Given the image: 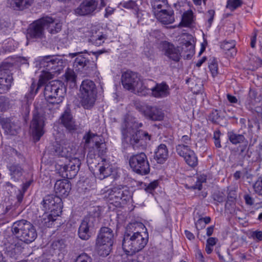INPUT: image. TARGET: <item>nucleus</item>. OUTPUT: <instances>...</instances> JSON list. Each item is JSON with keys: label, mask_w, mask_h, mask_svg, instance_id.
<instances>
[{"label": "nucleus", "mask_w": 262, "mask_h": 262, "mask_svg": "<svg viewBox=\"0 0 262 262\" xmlns=\"http://www.w3.org/2000/svg\"><path fill=\"white\" fill-rule=\"evenodd\" d=\"M148 242V237H143L136 231L135 224H129L126 227L122 240V248L125 253L132 256L141 251Z\"/></svg>", "instance_id": "obj_1"}, {"label": "nucleus", "mask_w": 262, "mask_h": 262, "mask_svg": "<svg viewBox=\"0 0 262 262\" xmlns=\"http://www.w3.org/2000/svg\"><path fill=\"white\" fill-rule=\"evenodd\" d=\"M44 85V96L48 102L47 108L54 113L59 108L63 101L66 91V86L60 80H52Z\"/></svg>", "instance_id": "obj_2"}, {"label": "nucleus", "mask_w": 262, "mask_h": 262, "mask_svg": "<svg viewBox=\"0 0 262 262\" xmlns=\"http://www.w3.org/2000/svg\"><path fill=\"white\" fill-rule=\"evenodd\" d=\"M38 62L39 67L43 68L39 76L40 85L45 81L48 82L53 79L54 74L59 73L63 68V60L54 55L44 56L38 61Z\"/></svg>", "instance_id": "obj_3"}, {"label": "nucleus", "mask_w": 262, "mask_h": 262, "mask_svg": "<svg viewBox=\"0 0 262 262\" xmlns=\"http://www.w3.org/2000/svg\"><path fill=\"white\" fill-rule=\"evenodd\" d=\"M11 232L19 241L26 244L33 242L37 236L35 227L25 220H18L13 223L11 226Z\"/></svg>", "instance_id": "obj_4"}, {"label": "nucleus", "mask_w": 262, "mask_h": 262, "mask_svg": "<svg viewBox=\"0 0 262 262\" xmlns=\"http://www.w3.org/2000/svg\"><path fill=\"white\" fill-rule=\"evenodd\" d=\"M121 130L123 139L127 140L129 138V140L126 141L135 150L144 148L146 145L145 140H150V135L147 132L143 130L134 131L133 129L127 128V122L126 120L122 123Z\"/></svg>", "instance_id": "obj_5"}, {"label": "nucleus", "mask_w": 262, "mask_h": 262, "mask_svg": "<svg viewBox=\"0 0 262 262\" xmlns=\"http://www.w3.org/2000/svg\"><path fill=\"white\" fill-rule=\"evenodd\" d=\"M114 243L113 230L106 227H101L97 235L95 249L100 256L106 257L111 252Z\"/></svg>", "instance_id": "obj_6"}, {"label": "nucleus", "mask_w": 262, "mask_h": 262, "mask_svg": "<svg viewBox=\"0 0 262 262\" xmlns=\"http://www.w3.org/2000/svg\"><path fill=\"white\" fill-rule=\"evenodd\" d=\"M81 104L85 109H90L94 105L97 95L95 83L91 80H83L80 87Z\"/></svg>", "instance_id": "obj_7"}, {"label": "nucleus", "mask_w": 262, "mask_h": 262, "mask_svg": "<svg viewBox=\"0 0 262 262\" xmlns=\"http://www.w3.org/2000/svg\"><path fill=\"white\" fill-rule=\"evenodd\" d=\"M129 165L135 173L145 176L150 172V165L146 155L141 152L132 155L129 158Z\"/></svg>", "instance_id": "obj_8"}, {"label": "nucleus", "mask_w": 262, "mask_h": 262, "mask_svg": "<svg viewBox=\"0 0 262 262\" xmlns=\"http://www.w3.org/2000/svg\"><path fill=\"white\" fill-rule=\"evenodd\" d=\"M71 57H76L73 63L74 69L81 74L88 75L94 71L96 64L89 58L90 54L83 55L82 52L70 53Z\"/></svg>", "instance_id": "obj_9"}, {"label": "nucleus", "mask_w": 262, "mask_h": 262, "mask_svg": "<svg viewBox=\"0 0 262 262\" xmlns=\"http://www.w3.org/2000/svg\"><path fill=\"white\" fill-rule=\"evenodd\" d=\"M134 106L135 108L148 120L160 121L164 119V113L156 106L137 101L134 103Z\"/></svg>", "instance_id": "obj_10"}, {"label": "nucleus", "mask_w": 262, "mask_h": 262, "mask_svg": "<svg viewBox=\"0 0 262 262\" xmlns=\"http://www.w3.org/2000/svg\"><path fill=\"white\" fill-rule=\"evenodd\" d=\"M97 223V219L95 216L89 215L85 216L78 228L79 237L82 240H88L91 237Z\"/></svg>", "instance_id": "obj_11"}, {"label": "nucleus", "mask_w": 262, "mask_h": 262, "mask_svg": "<svg viewBox=\"0 0 262 262\" xmlns=\"http://www.w3.org/2000/svg\"><path fill=\"white\" fill-rule=\"evenodd\" d=\"M41 204L45 211L53 212L55 216H59L61 213L62 202L59 196L54 194L46 195Z\"/></svg>", "instance_id": "obj_12"}, {"label": "nucleus", "mask_w": 262, "mask_h": 262, "mask_svg": "<svg viewBox=\"0 0 262 262\" xmlns=\"http://www.w3.org/2000/svg\"><path fill=\"white\" fill-rule=\"evenodd\" d=\"M45 115L42 112L36 111L33 113L30 124L32 134L35 141H38L44 134Z\"/></svg>", "instance_id": "obj_13"}, {"label": "nucleus", "mask_w": 262, "mask_h": 262, "mask_svg": "<svg viewBox=\"0 0 262 262\" xmlns=\"http://www.w3.org/2000/svg\"><path fill=\"white\" fill-rule=\"evenodd\" d=\"M52 22L48 18H41L33 21L27 30L28 39H41L45 37L44 23Z\"/></svg>", "instance_id": "obj_14"}, {"label": "nucleus", "mask_w": 262, "mask_h": 262, "mask_svg": "<svg viewBox=\"0 0 262 262\" xmlns=\"http://www.w3.org/2000/svg\"><path fill=\"white\" fill-rule=\"evenodd\" d=\"M83 140L85 146H91L96 149L99 154L103 155L106 152V144L103 141L102 137L97 134L89 131L83 136Z\"/></svg>", "instance_id": "obj_15"}, {"label": "nucleus", "mask_w": 262, "mask_h": 262, "mask_svg": "<svg viewBox=\"0 0 262 262\" xmlns=\"http://www.w3.org/2000/svg\"><path fill=\"white\" fill-rule=\"evenodd\" d=\"M80 165L81 162L78 158H72L68 164L59 165L58 172L63 178L72 179L77 175Z\"/></svg>", "instance_id": "obj_16"}, {"label": "nucleus", "mask_w": 262, "mask_h": 262, "mask_svg": "<svg viewBox=\"0 0 262 262\" xmlns=\"http://www.w3.org/2000/svg\"><path fill=\"white\" fill-rule=\"evenodd\" d=\"M3 251L10 257H14L19 254L22 249V243L13 235L3 241Z\"/></svg>", "instance_id": "obj_17"}, {"label": "nucleus", "mask_w": 262, "mask_h": 262, "mask_svg": "<svg viewBox=\"0 0 262 262\" xmlns=\"http://www.w3.org/2000/svg\"><path fill=\"white\" fill-rule=\"evenodd\" d=\"M176 151L181 157L184 158L186 163L190 166L194 167L198 165V158L193 150L190 149L187 145L179 144L176 146Z\"/></svg>", "instance_id": "obj_18"}, {"label": "nucleus", "mask_w": 262, "mask_h": 262, "mask_svg": "<svg viewBox=\"0 0 262 262\" xmlns=\"http://www.w3.org/2000/svg\"><path fill=\"white\" fill-rule=\"evenodd\" d=\"M121 82L124 88L127 90L135 91L141 84L137 73L127 71L122 74Z\"/></svg>", "instance_id": "obj_19"}, {"label": "nucleus", "mask_w": 262, "mask_h": 262, "mask_svg": "<svg viewBox=\"0 0 262 262\" xmlns=\"http://www.w3.org/2000/svg\"><path fill=\"white\" fill-rule=\"evenodd\" d=\"M98 5L97 0H84L75 10L76 15L86 16L93 15Z\"/></svg>", "instance_id": "obj_20"}, {"label": "nucleus", "mask_w": 262, "mask_h": 262, "mask_svg": "<svg viewBox=\"0 0 262 262\" xmlns=\"http://www.w3.org/2000/svg\"><path fill=\"white\" fill-rule=\"evenodd\" d=\"M162 50L165 55L170 59L178 62L181 59V53L178 47H176L173 44L165 41L162 43Z\"/></svg>", "instance_id": "obj_21"}, {"label": "nucleus", "mask_w": 262, "mask_h": 262, "mask_svg": "<svg viewBox=\"0 0 262 262\" xmlns=\"http://www.w3.org/2000/svg\"><path fill=\"white\" fill-rule=\"evenodd\" d=\"M154 13L157 18L163 24H170L174 21V12L169 6L168 8L154 11Z\"/></svg>", "instance_id": "obj_22"}, {"label": "nucleus", "mask_w": 262, "mask_h": 262, "mask_svg": "<svg viewBox=\"0 0 262 262\" xmlns=\"http://www.w3.org/2000/svg\"><path fill=\"white\" fill-rule=\"evenodd\" d=\"M71 190V184L68 179L57 180L54 185V191L56 195L66 198Z\"/></svg>", "instance_id": "obj_23"}, {"label": "nucleus", "mask_w": 262, "mask_h": 262, "mask_svg": "<svg viewBox=\"0 0 262 262\" xmlns=\"http://www.w3.org/2000/svg\"><path fill=\"white\" fill-rule=\"evenodd\" d=\"M151 95L157 98L167 97L169 94V87L166 82L156 83L151 89Z\"/></svg>", "instance_id": "obj_24"}, {"label": "nucleus", "mask_w": 262, "mask_h": 262, "mask_svg": "<svg viewBox=\"0 0 262 262\" xmlns=\"http://www.w3.org/2000/svg\"><path fill=\"white\" fill-rule=\"evenodd\" d=\"M12 80L8 71L0 68V94L5 93L10 89Z\"/></svg>", "instance_id": "obj_25"}, {"label": "nucleus", "mask_w": 262, "mask_h": 262, "mask_svg": "<svg viewBox=\"0 0 262 262\" xmlns=\"http://www.w3.org/2000/svg\"><path fill=\"white\" fill-rule=\"evenodd\" d=\"M0 125L7 134L11 135H16L19 128V126L13 120V119L9 118L0 117Z\"/></svg>", "instance_id": "obj_26"}, {"label": "nucleus", "mask_w": 262, "mask_h": 262, "mask_svg": "<svg viewBox=\"0 0 262 262\" xmlns=\"http://www.w3.org/2000/svg\"><path fill=\"white\" fill-rule=\"evenodd\" d=\"M61 123L69 131H74L77 127L70 109L66 110L60 117Z\"/></svg>", "instance_id": "obj_27"}, {"label": "nucleus", "mask_w": 262, "mask_h": 262, "mask_svg": "<svg viewBox=\"0 0 262 262\" xmlns=\"http://www.w3.org/2000/svg\"><path fill=\"white\" fill-rule=\"evenodd\" d=\"M168 157V150L164 144H160L155 150L154 158L158 164H163Z\"/></svg>", "instance_id": "obj_28"}, {"label": "nucleus", "mask_w": 262, "mask_h": 262, "mask_svg": "<svg viewBox=\"0 0 262 262\" xmlns=\"http://www.w3.org/2000/svg\"><path fill=\"white\" fill-rule=\"evenodd\" d=\"M9 171L11 179L14 182H18L21 179L24 173V169L18 163H10L7 165Z\"/></svg>", "instance_id": "obj_29"}, {"label": "nucleus", "mask_w": 262, "mask_h": 262, "mask_svg": "<svg viewBox=\"0 0 262 262\" xmlns=\"http://www.w3.org/2000/svg\"><path fill=\"white\" fill-rule=\"evenodd\" d=\"M102 162V164L98 165V173H97V176L100 180H103L111 176L113 172L112 165L106 160Z\"/></svg>", "instance_id": "obj_30"}, {"label": "nucleus", "mask_w": 262, "mask_h": 262, "mask_svg": "<svg viewBox=\"0 0 262 262\" xmlns=\"http://www.w3.org/2000/svg\"><path fill=\"white\" fill-rule=\"evenodd\" d=\"M121 185L114 186L107 190V198L109 203L116 207L120 208V203H118L120 199Z\"/></svg>", "instance_id": "obj_31"}, {"label": "nucleus", "mask_w": 262, "mask_h": 262, "mask_svg": "<svg viewBox=\"0 0 262 262\" xmlns=\"http://www.w3.org/2000/svg\"><path fill=\"white\" fill-rule=\"evenodd\" d=\"M132 192L130 190L129 187L126 185H121L120 199L118 200V203H120V208L126 204L132 199Z\"/></svg>", "instance_id": "obj_32"}, {"label": "nucleus", "mask_w": 262, "mask_h": 262, "mask_svg": "<svg viewBox=\"0 0 262 262\" xmlns=\"http://www.w3.org/2000/svg\"><path fill=\"white\" fill-rule=\"evenodd\" d=\"M10 7L15 10L23 11L29 8L34 0H9Z\"/></svg>", "instance_id": "obj_33"}, {"label": "nucleus", "mask_w": 262, "mask_h": 262, "mask_svg": "<svg viewBox=\"0 0 262 262\" xmlns=\"http://www.w3.org/2000/svg\"><path fill=\"white\" fill-rule=\"evenodd\" d=\"M227 137L229 141L233 145L248 143V141L242 134H238L233 131L228 132Z\"/></svg>", "instance_id": "obj_34"}, {"label": "nucleus", "mask_w": 262, "mask_h": 262, "mask_svg": "<svg viewBox=\"0 0 262 262\" xmlns=\"http://www.w3.org/2000/svg\"><path fill=\"white\" fill-rule=\"evenodd\" d=\"M43 18H48L51 19L52 22L44 23V28L47 29L49 32L51 34H56L59 32L61 29V25L57 22L51 17H44Z\"/></svg>", "instance_id": "obj_35"}, {"label": "nucleus", "mask_w": 262, "mask_h": 262, "mask_svg": "<svg viewBox=\"0 0 262 262\" xmlns=\"http://www.w3.org/2000/svg\"><path fill=\"white\" fill-rule=\"evenodd\" d=\"M235 42L233 40L229 41H224L221 44V49L225 51H227V53L231 57L234 56L236 54V50L235 48Z\"/></svg>", "instance_id": "obj_36"}, {"label": "nucleus", "mask_w": 262, "mask_h": 262, "mask_svg": "<svg viewBox=\"0 0 262 262\" xmlns=\"http://www.w3.org/2000/svg\"><path fill=\"white\" fill-rule=\"evenodd\" d=\"M194 19L195 16L192 11L188 10L183 13L180 24L183 27H189L194 23Z\"/></svg>", "instance_id": "obj_37"}, {"label": "nucleus", "mask_w": 262, "mask_h": 262, "mask_svg": "<svg viewBox=\"0 0 262 262\" xmlns=\"http://www.w3.org/2000/svg\"><path fill=\"white\" fill-rule=\"evenodd\" d=\"M58 216H55L53 212L45 211L41 219L42 224L46 227H51Z\"/></svg>", "instance_id": "obj_38"}, {"label": "nucleus", "mask_w": 262, "mask_h": 262, "mask_svg": "<svg viewBox=\"0 0 262 262\" xmlns=\"http://www.w3.org/2000/svg\"><path fill=\"white\" fill-rule=\"evenodd\" d=\"M182 46V52L188 53L186 55V59L191 58L194 53V47L190 41L183 42Z\"/></svg>", "instance_id": "obj_39"}, {"label": "nucleus", "mask_w": 262, "mask_h": 262, "mask_svg": "<svg viewBox=\"0 0 262 262\" xmlns=\"http://www.w3.org/2000/svg\"><path fill=\"white\" fill-rule=\"evenodd\" d=\"M51 249L57 252H63L65 251L66 245L62 239H58L53 242L51 245Z\"/></svg>", "instance_id": "obj_40"}, {"label": "nucleus", "mask_w": 262, "mask_h": 262, "mask_svg": "<svg viewBox=\"0 0 262 262\" xmlns=\"http://www.w3.org/2000/svg\"><path fill=\"white\" fill-rule=\"evenodd\" d=\"M106 35L101 33L96 35H92L89 39V42L96 46H100L104 42Z\"/></svg>", "instance_id": "obj_41"}, {"label": "nucleus", "mask_w": 262, "mask_h": 262, "mask_svg": "<svg viewBox=\"0 0 262 262\" xmlns=\"http://www.w3.org/2000/svg\"><path fill=\"white\" fill-rule=\"evenodd\" d=\"M151 5L155 11L162 9L168 8V4L167 0H150Z\"/></svg>", "instance_id": "obj_42"}, {"label": "nucleus", "mask_w": 262, "mask_h": 262, "mask_svg": "<svg viewBox=\"0 0 262 262\" xmlns=\"http://www.w3.org/2000/svg\"><path fill=\"white\" fill-rule=\"evenodd\" d=\"M243 4L242 0H227L226 8L231 11H234L241 7Z\"/></svg>", "instance_id": "obj_43"}, {"label": "nucleus", "mask_w": 262, "mask_h": 262, "mask_svg": "<svg viewBox=\"0 0 262 262\" xmlns=\"http://www.w3.org/2000/svg\"><path fill=\"white\" fill-rule=\"evenodd\" d=\"M208 67L213 77L215 76L218 74V64L217 61L214 57H212L209 61Z\"/></svg>", "instance_id": "obj_44"}, {"label": "nucleus", "mask_w": 262, "mask_h": 262, "mask_svg": "<svg viewBox=\"0 0 262 262\" xmlns=\"http://www.w3.org/2000/svg\"><path fill=\"white\" fill-rule=\"evenodd\" d=\"M64 76L67 82L75 84L77 76L73 70L68 68L64 74Z\"/></svg>", "instance_id": "obj_45"}, {"label": "nucleus", "mask_w": 262, "mask_h": 262, "mask_svg": "<svg viewBox=\"0 0 262 262\" xmlns=\"http://www.w3.org/2000/svg\"><path fill=\"white\" fill-rule=\"evenodd\" d=\"M208 119L210 121L215 124H219L221 120V116L219 111L215 109L213 110L208 116Z\"/></svg>", "instance_id": "obj_46"}, {"label": "nucleus", "mask_w": 262, "mask_h": 262, "mask_svg": "<svg viewBox=\"0 0 262 262\" xmlns=\"http://www.w3.org/2000/svg\"><path fill=\"white\" fill-rule=\"evenodd\" d=\"M47 83L46 81H44V82L40 85L39 84V79L38 80V82L37 84H36L34 81H33V82L31 84V85L30 88V91L29 94L30 96H34L38 92V90L41 87L44 86V85Z\"/></svg>", "instance_id": "obj_47"}, {"label": "nucleus", "mask_w": 262, "mask_h": 262, "mask_svg": "<svg viewBox=\"0 0 262 262\" xmlns=\"http://www.w3.org/2000/svg\"><path fill=\"white\" fill-rule=\"evenodd\" d=\"M10 105L9 100L5 96H0V111L3 112L9 108Z\"/></svg>", "instance_id": "obj_48"}, {"label": "nucleus", "mask_w": 262, "mask_h": 262, "mask_svg": "<svg viewBox=\"0 0 262 262\" xmlns=\"http://www.w3.org/2000/svg\"><path fill=\"white\" fill-rule=\"evenodd\" d=\"M92 259L90 256L85 253L79 254L75 259L74 262H92Z\"/></svg>", "instance_id": "obj_49"}, {"label": "nucleus", "mask_w": 262, "mask_h": 262, "mask_svg": "<svg viewBox=\"0 0 262 262\" xmlns=\"http://www.w3.org/2000/svg\"><path fill=\"white\" fill-rule=\"evenodd\" d=\"M72 149L71 148L68 149L67 145L65 146L59 147L58 149L59 155L62 157L68 158L71 156Z\"/></svg>", "instance_id": "obj_50"}, {"label": "nucleus", "mask_w": 262, "mask_h": 262, "mask_svg": "<svg viewBox=\"0 0 262 262\" xmlns=\"http://www.w3.org/2000/svg\"><path fill=\"white\" fill-rule=\"evenodd\" d=\"M158 186V181H154L147 185L145 184V190L146 192L150 193H152L153 191H155L156 188Z\"/></svg>", "instance_id": "obj_51"}, {"label": "nucleus", "mask_w": 262, "mask_h": 262, "mask_svg": "<svg viewBox=\"0 0 262 262\" xmlns=\"http://www.w3.org/2000/svg\"><path fill=\"white\" fill-rule=\"evenodd\" d=\"M236 194L235 193V191H232V190L230 191L228 194V196H227L228 201H227V202L226 203L225 207H227V205L228 204H230V205H231L230 202L233 203L236 199Z\"/></svg>", "instance_id": "obj_52"}, {"label": "nucleus", "mask_w": 262, "mask_h": 262, "mask_svg": "<svg viewBox=\"0 0 262 262\" xmlns=\"http://www.w3.org/2000/svg\"><path fill=\"white\" fill-rule=\"evenodd\" d=\"M122 6L126 9H134L137 7L136 3L133 1L125 2L121 4Z\"/></svg>", "instance_id": "obj_53"}, {"label": "nucleus", "mask_w": 262, "mask_h": 262, "mask_svg": "<svg viewBox=\"0 0 262 262\" xmlns=\"http://www.w3.org/2000/svg\"><path fill=\"white\" fill-rule=\"evenodd\" d=\"M253 187L255 193L262 188V177L258 178V180L253 184Z\"/></svg>", "instance_id": "obj_54"}, {"label": "nucleus", "mask_w": 262, "mask_h": 262, "mask_svg": "<svg viewBox=\"0 0 262 262\" xmlns=\"http://www.w3.org/2000/svg\"><path fill=\"white\" fill-rule=\"evenodd\" d=\"M207 14L209 16L207 20L208 26V27H210L213 21L215 11L213 10H209L207 11Z\"/></svg>", "instance_id": "obj_55"}, {"label": "nucleus", "mask_w": 262, "mask_h": 262, "mask_svg": "<svg viewBox=\"0 0 262 262\" xmlns=\"http://www.w3.org/2000/svg\"><path fill=\"white\" fill-rule=\"evenodd\" d=\"M251 236L258 241H262V231L258 230L253 231L251 234Z\"/></svg>", "instance_id": "obj_56"}, {"label": "nucleus", "mask_w": 262, "mask_h": 262, "mask_svg": "<svg viewBox=\"0 0 262 262\" xmlns=\"http://www.w3.org/2000/svg\"><path fill=\"white\" fill-rule=\"evenodd\" d=\"M132 125L130 126H128L127 125V128H130L131 129H133L134 131L140 130L139 128L143 126V124L141 122L134 121V122H132Z\"/></svg>", "instance_id": "obj_57"}, {"label": "nucleus", "mask_w": 262, "mask_h": 262, "mask_svg": "<svg viewBox=\"0 0 262 262\" xmlns=\"http://www.w3.org/2000/svg\"><path fill=\"white\" fill-rule=\"evenodd\" d=\"M245 203L247 205L252 206L254 204V199L251 197L249 194H245L244 196Z\"/></svg>", "instance_id": "obj_58"}, {"label": "nucleus", "mask_w": 262, "mask_h": 262, "mask_svg": "<svg viewBox=\"0 0 262 262\" xmlns=\"http://www.w3.org/2000/svg\"><path fill=\"white\" fill-rule=\"evenodd\" d=\"M220 132H215L214 134V144L217 148L221 147V141L220 140Z\"/></svg>", "instance_id": "obj_59"}, {"label": "nucleus", "mask_w": 262, "mask_h": 262, "mask_svg": "<svg viewBox=\"0 0 262 262\" xmlns=\"http://www.w3.org/2000/svg\"><path fill=\"white\" fill-rule=\"evenodd\" d=\"M211 221V218L209 216H206L204 217H202L199 219L196 222V224L198 225L200 223H202L203 222L205 223V225L207 224H209Z\"/></svg>", "instance_id": "obj_60"}, {"label": "nucleus", "mask_w": 262, "mask_h": 262, "mask_svg": "<svg viewBox=\"0 0 262 262\" xmlns=\"http://www.w3.org/2000/svg\"><path fill=\"white\" fill-rule=\"evenodd\" d=\"M218 239L215 237H209L206 242V245L210 247H213L217 243Z\"/></svg>", "instance_id": "obj_61"}, {"label": "nucleus", "mask_w": 262, "mask_h": 262, "mask_svg": "<svg viewBox=\"0 0 262 262\" xmlns=\"http://www.w3.org/2000/svg\"><path fill=\"white\" fill-rule=\"evenodd\" d=\"M115 9L110 7H107L105 8V13L104 17L107 18L109 16L113 14L114 12Z\"/></svg>", "instance_id": "obj_62"}, {"label": "nucleus", "mask_w": 262, "mask_h": 262, "mask_svg": "<svg viewBox=\"0 0 262 262\" xmlns=\"http://www.w3.org/2000/svg\"><path fill=\"white\" fill-rule=\"evenodd\" d=\"M52 257V255H47V254H44L42 255L41 261L42 262H53V259Z\"/></svg>", "instance_id": "obj_63"}, {"label": "nucleus", "mask_w": 262, "mask_h": 262, "mask_svg": "<svg viewBox=\"0 0 262 262\" xmlns=\"http://www.w3.org/2000/svg\"><path fill=\"white\" fill-rule=\"evenodd\" d=\"M227 97L228 100L230 103H235L237 102V99L235 96H232L230 94H227Z\"/></svg>", "instance_id": "obj_64"}]
</instances>
